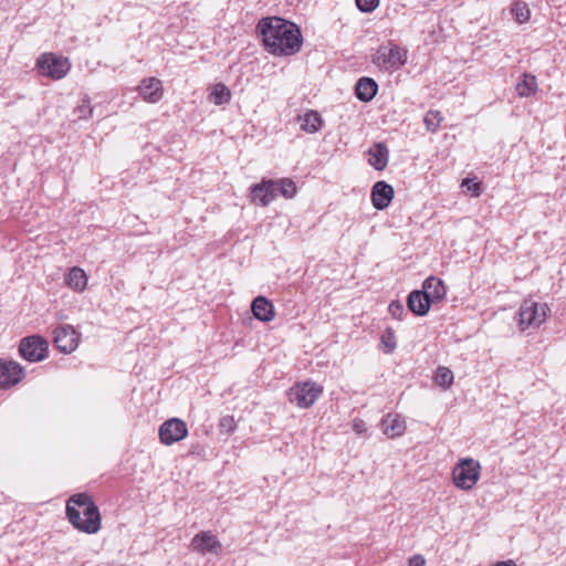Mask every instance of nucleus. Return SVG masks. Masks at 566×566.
<instances>
[{
  "mask_svg": "<svg viewBox=\"0 0 566 566\" xmlns=\"http://www.w3.org/2000/svg\"><path fill=\"white\" fill-rule=\"evenodd\" d=\"M265 50L275 56H290L301 51L303 36L300 28L279 17L263 18L258 23Z\"/></svg>",
  "mask_w": 566,
  "mask_h": 566,
  "instance_id": "1",
  "label": "nucleus"
},
{
  "mask_svg": "<svg viewBox=\"0 0 566 566\" xmlns=\"http://www.w3.org/2000/svg\"><path fill=\"white\" fill-rule=\"evenodd\" d=\"M69 522L74 528L85 534H96L102 527L98 506L87 493L72 495L65 507Z\"/></svg>",
  "mask_w": 566,
  "mask_h": 566,
  "instance_id": "2",
  "label": "nucleus"
},
{
  "mask_svg": "<svg viewBox=\"0 0 566 566\" xmlns=\"http://www.w3.org/2000/svg\"><path fill=\"white\" fill-rule=\"evenodd\" d=\"M407 62V50L392 42L382 44L373 55V63L382 71L399 70Z\"/></svg>",
  "mask_w": 566,
  "mask_h": 566,
  "instance_id": "3",
  "label": "nucleus"
},
{
  "mask_svg": "<svg viewBox=\"0 0 566 566\" xmlns=\"http://www.w3.org/2000/svg\"><path fill=\"white\" fill-rule=\"evenodd\" d=\"M480 462L472 459H461L452 471L453 483L461 490H472L480 478Z\"/></svg>",
  "mask_w": 566,
  "mask_h": 566,
  "instance_id": "4",
  "label": "nucleus"
},
{
  "mask_svg": "<svg viewBox=\"0 0 566 566\" xmlns=\"http://www.w3.org/2000/svg\"><path fill=\"white\" fill-rule=\"evenodd\" d=\"M548 312L547 304H539L532 300L523 301L517 313L520 329L525 331L530 327H539L545 322Z\"/></svg>",
  "mask_w": 566,
  "mask_h": 566,
  "instance_id": "5",
  "label": "nucleus"
},
{
  "mask_svg": "<svg viewBox=\"0 0 566 566\" xmlns=\"http://www.w3.org/2000/svg\"><path fill=\"white\" fill-rule=\"evenodd\" d=\"M19 354L30 363L42 361L48 357L49 343L38 334L23 337L19 344Z\"/></svg>",
  "mask_w": 566,
  "mask_h": 566,
  "instance_id": "6",
  "label": "nucleus"
},
{
  "mask_svg": "<svg viewBox=\"0 0 566 566\" xmlns=\"http://www.w3.org/2000/svg\"><path fill=\"white\" fill-rule=\"evenodd\" d=\"M36 69L43 76L60 80L69 72L70 62L66 57L53 53H43L36 60Z\"/></svg>",
  "mask_w": 566,
  "mask_h": 566,
  "instance_id": "7",
  "label": "nucleus"
},
{
  "mask_svg": "<svg viewBox=\"0 0 566 566\" xmlns=\"http://www.w3.org/2000/svg\"><path fill=\"white\" fill-rule=\"evenodd\" d=\"M321 394L322 388L311 381L296 384L286 392L289 401L303 409L313 406Z\"/></svg>",
  "mask_w": 566,
  "mask_h": 566,
  "instance_id": "8",
  "label": "nucleus"
},
{
  "mask_svg": "<svg viewBox=\"0 0 566 566\" xmlns=\"http://www.w3.org/2000/svg\"><path fill=\"white\" fill-rule=\"evenodd\" d=\"M80 334L69 324L60 325L53 331V344L61 353L70 354L78 346Z\"/></svg>",
  "mask_w": 566,
  "mask_h": 566,
  "instance_id": "9",
  "label": "nucleus"
},
{
  "mask_svg": "<svg viewBox=\"0 0 566 566\" xmlns=\"http://www.w3.org/2000/svg\"><path fill=\"white\" fill-rule=\"evenodd\" d=\"M188 434V428L184 420L171 418L159 427V439L165 446H171L184 440Z\"/></svg>",
  "mask_w": 566,
  "mask_h": 566,
  "instance_id": "10",
  "label": "nucleus"
},
{
  "mask_svg": "<svg viewBox=\"0 0 566 566\" xmlns=\"http://www.w3.org/2000/svg\"><path fill=\"white\" fill-rule=\"evenodd\" d=\"M250 198L253 203L266 207L276 198L272 179H262L261 182L251 186Z\"/></svg>",
  "mask_w": 566,
  "mask_h": 566,
  "instance_id": "11",
  "label": "nucleus"
},
{
  "mask_svg": "<svg viewBox=\"0 0 566 566\" xmlns=\"http://www.w3.org/2000/svg\"><path fill=\"white\" fill-rule=\"evenodd\" d=\"M395 190L386 181H377L371 188V202L377 210L386 209L392 201Z\"/></svg>",
  "mask_w": 566,
  "mask_h": 566,
  "instance_id": "12",
  "label": "nucleus"
},
{
  "mask_svg": "<svg viewBox=\"0 0 566 566\" xmlns=\"http://www.w3.org/2000/svg\"><path fill=\"white\" fill-rule=\"evenodd\" d=\"M24 377L25 370L18 361L2 359V389L15 386Z\"/></svg>",
  "mask_w": 566,
  "mask_h": 566,
  "instance_id": "13",
  "label": "nucleus"
},
{
  "mask_svg": "<svg viewBox=\"0 0 566 566\" xmlns=\"http://www.w3.org/2000/svg\"><path fill=\"white\" fill-rule=\"evenodd\" d=\"M192 549L200 553H218L221 549V543L210 532L201 531L195 535L191 541Z\"/></svg>",
  "mask_w": 566,
  "mask_h": 566,
  "instance_id": "14",
  "label": "nucleus"
},
{
  "mask_svg": "<svg viewBox=\"0 0 566 566\" xmlns=\"http://www.w3.org/2000/svg\"><path fill=\"white\" fill-rule=\"evenodd\" d=\"M138 90L143 98L150 103H156L163 97L161 81L156 77L144 78Z\"/></svg>",
  "mask_w": 566,
  "mask_h": 566,
  "instance_id": "15",
  "label": "nucleus"
},
{
  "mask_svg": "<svg viewBox=\"0 0 566 566\" xmlns=\"http://www.w3.org/2000/svg\"><path fill=\"white\" fill-rule=\"evenodd\" d=\"M430 305L428 295L421 290L410 292L407 297L408 310L418 316H424L429 312Z\"/></svg>",
  "mask_w": 566,
  "mask_h": 566,
  "instance_id": "16",
  "label": "nucleus"
},
{
  "mask_svg": "<svg viewBox=\"0 0 566 566\" xmlns=\"http://www.w3.org/2000/svg\"><path fill=\"white\" fill-rule=\"evenodd\" d=\"M251 311L256 319L264 323L271 322L275 315L273 304L265 296L255 297L252 301Z\"/></svg>",
  "mask_w": 566,
  "mask_h": 566,
  "instance_id": "17",
  "label": "nucleus"
},
{
  "mask_svg": "<svg viewBox=\"0 0 566 566\" xmlns=\"http://www.w3.org/2000/svg\"><path fill=\"white\" fill-rule=\"evenodd\" d=\"M431 303L441 301L447 294L444 282L436 276H429L423 281L422 290Z\"/></svg>",
  "mask_w": 566,
  "mask_h": 566,
  "instance_id": "18",
  "label": "nucleus"
},
{
  "mask_svg": "<svg viewBox=\"0 0 566 566\" xmlns=\"http://www.w3.org/2000/svg\"><path fill=\"white\" fill-rule=\"evenodd\" d=\"M368 163L376 170H384L389 160V149L384 143H376L368 150Z\"/></svg>",
  "mask_w": 566,
  "mask_h": 566,
  "instance_id": "19",
  "label": "nucleus"
},
{
  "mask_svg": "<svg viewBox=\"0 0 566 566\" xmlns=\"http://www.w3.org/2000/svg\"><path fill=\"white\" fill-rule=\"evenodd\" d=\"M378 92V84L370 77H360L355 86L356 97L361 102L371 101Z\"/></svg>",
  "mask_w": 566,
  "mask_h": 566,
  "instance_id": "20",
  "label": "nucleus"
},
{
  "mask_svg": "<svg viewBox=\"0 0 566 566\" xmlns=\"http://www.w3.org/2000/svg\"><path fill=\"white\" fill-rule=\"evenodd\" d=\"M382 431L388 438L401 436L406 430L405 420L398 415H387L382 421Z\"/></svg>",
  "mask_w": 566,
  "mask_h": 566,
  "instance_id": "21",
  "label": "nucleus"
},
{
  "mask_svg": "<svg viewBox=\"0 0 566 566\" xmlns=\"http://www.w3.org/2000/svg\"><path fill=\"white\" fill-rule=\"evenodd\" d=\"M301 129L308 134L318 132L323 125V118L316 111H307L304 115L298 116Z\"/></svg>",
  "mask_w": 566,
  "mask_h": 566,
  "instance_id": "22",
  "label": "nucleus"
},
{
  "mask_svg": "<svg viewBox=\"0 0 566 566\" xmlns=\"http://www.w3.org/2000/svg\"><path fill=\"white\" fill-rule=\"evenodd\" d=\"M66 285L75 292H83L87 285V276L78 266L72 268L65 276Z\"/></svg>",
  "mask_w": 566,
  "mask_h": 566,
  "instance_id": "23",
  "label": "nucleus"
},
{
  "mask_svg": "<svg viewBox=\"0 0 566 566\" xmlns=\"http://www.w3.org/2000/svg\"><path fill=\"white\" fill-rule=\"evenodd\" d=\"M537 88L536 77L524 73L523 78L516 83L515 90L520 97H528L535 94Z\"/></svg>",
  "mask_w": 566,
  "mask_h": 566,
  "instance_id": "24",
  "label": "nucleus"
},
{
  "mask_svg": "<svg viewBox=\"0 0 566 566\" xmlns=\"http://www.w3.org/2000/svg\"><path fill=\"white\" fill-rule=\"evenodd\" d=\"M272 184L274 185V192H276V197L281 195L286 199H292L297 192L295 182L290 178L272 180Z\"/></svg>",
  "mask_w": 566,
  "mask_h": 566,
  "instance_id": "25",
  "label": "nucleus"
},
{
  "mask_svg": "<svg viewBox=\"0 0 566 566\" xmlns=\"http://www.w3.org/2000/svg\"><path fill=\"white\" fill-rule=\"evenodd\" d=\"M231 99L230 90L222 83H218L213 86L210 94V101L216 105H222L229 103Z\"/></svg>",
  "mask_w": 566,
  "mask_h": 566,
  "instance_id": "26",
  "label": "nucleus"
},
{
  "mask_svg": "<svg viewBox=\"0 0 566 566\" xmlns=\"http://www.w3.org/2000/svg\"><path fill=\"white\" fill-rule=\"evenodd\" d=\"M434 381L438 386L442 387L443 389L450 388V386L453 384L452 370L444 366L438 367L434 375Z\"/></svg>",
  "mask_w": 566,
  "mask_h": 566,
  "instance_id": "27",
  "label": "nucleus"
},
{
  "mask_svg": "<svg viewBox=\"0 0 566 566\" xmlns=\"http://www.w3.org/2000/svg\"><path fill=\"white\" fill-rule=\"evenodd\" d=\"M442 115L439 111L430 109L426 113L423 123L428 132H437L442 120Z\"/></svg>",
  "mask_w": 566,
  "mask_h": 566,
  "instance_id": "28",
  "label": "nucleus"
},
{
  "mask_svg": "<svg viewBox=\"0 0 566 566\" xmlns=\"http://www.w3.org/2000/svg\"><path fill=\"white\" fill-rule=\"evenodd\" d=\"M380 343L382 345L384 352L390 354L397 347V340L395 332L391 327H387L380 336Z\"/></svg>",
  "mask_w": 566,
  "mask_h": 566,
  "instance_id": "29",
  "label": "nucleus"
},
{
  "mask_svg": "<svg viewBox=\"0 0 566 566\" xmlns=\"http://www.w3.org/2000/svg\"><path fill=\"white\" fill-rule=\"evenodd\" d=\"M512 13L518 23L526 22L530 19V9L527 4L523 2L514 3Z\"/></svg>",
  "mask_w": 566,
  "mask_h": 566,
  "instance_id": "30",
  "label": "nucleus"
},
{
  "mask_svg": "<svg viewBox=\"0 0 566 566\" xmlns=\"http://www.w3.org/2000/svg\"><path fill=\"white\" fill-rule=\"evenodd\" d=\"M92 112L93 108L91 107L90 98L86 96L81 101V104H78L74 109V113L77 115V118L80 119L88 118L92 115Z\"/></svg>",
  "mask_w": 566,
  "mask_h": 566,
  "instance_id": "31",
  "label": "nucleus"
},
{
  "mask_svg": "<svg viewBox=\"0 0 566 566\" xmlns=\"http://www.w3.org/2000/svg\"><path fill=\"white\" fill-rule=\"evenodd\" d=\"M219 427L221 432H233L237 427L235 420L232 416H224L220 419Z\"/></svg>",
  "mask_w": 566,
  "mask_h": 566,
  "instance_id": "32",
  "label": "nucleus"
},
{
  "mask_svg": "<svg viewBox=\"0 0 566 566\" xmlns=\"http://www.w3.org/2000/svg\"><path fill=\"white\" fill-rule=\"evenodd\" d=\"M356 6L361 12L369 13L379 6V0H356Z\"/></svg>",
  "mask_w": 566,
  "mask_h": 566,
  "instance_id": "33",
  "label": "nucleus"
},
{
  "mask_svg": "<svg viewBox=\"0 0 566 566\" xmlns=\"http://www.w3.org/2000/svg\"><path fill=\"white\" fill-rule=\"evenodd\" d=\"M388 311L395 319H401L405 314V307L399 301H392L388 306Z\"/></svg>",
  "mask_w": 566,
  "mask_h": 566,
  "instance_id": "34",
  "label": "nucleus"
},
{
  "mask_svg": "<svg viewBox=\"0 0 566 566\" xmlns=\"http://www.w3.org/2000/svg\"><path fill=\"white\" fill-rule=\"evenodd\" d=\"M461 187L467 191H471L473 196L479 197L481 192V184L474 182L472 179L464 178L461 182Z\"/></svg>",
  "mask_w": 566,
  "mask_h": 566,
  "instance_id": "35",
  "label": "nucleus"
},
{
  "mask_svg": "<svg viewBox=\"0 0 566 566\" xmlns=\"http://www.w3.org/2000/svg\"><path fill=\"white\" fill-rule=\"evenodd\" d=\"M424 565H426V559L422 555H419V554L413 555L408 560V566H424Z\"/></svg>",
  "mask_w": 566,
  "mask_h": 566,
  "instance_id": "36",
  "label": "nucleus"
},
{
  "mask_svg": "<svg viewBox=\"0 0 566 566\" xmlns=\"http://www.w3.org/2000/svg\"><path fill=\"white\" fill-rule=\"evenodd\" d=\"M353 430L357 433H363L366 431V424L361 419H355L353 421Z\"/></svg>",
  "mask_w": 566,
  "mask_h": 566,
  "instance_id": "37",
  "label": "nucleus"
},
{
  "mask_svg": "<svg viewBox=\"0 0 566 566\" xmlns=\"http://www.w3.org/2000/svg\"><path fill=\"white\" fill-rule=\"evenodd\" d=\"M495 566H516L512 560L500 562Z\"/></svg>",
  "mask_w": 566,
  "mask_h": 566,
  "instance_id": "38",
  "label": "nucleus"
},
{
  "mask_svg": "<svg viewBox=\"0 0 566 566\" xmlns=\"http://www.w3.org/2000/svg\"><path fill=\"white\" fill-rule=\"evenodd\" d=\"M81 517H82V518H85V509H82V510H81Z\"/></svg>",
  "mask_w": 566,
  "mask_h": 566,
  "instance_id": "39",
  "label": "nucleus"
}]
</instances>
